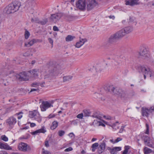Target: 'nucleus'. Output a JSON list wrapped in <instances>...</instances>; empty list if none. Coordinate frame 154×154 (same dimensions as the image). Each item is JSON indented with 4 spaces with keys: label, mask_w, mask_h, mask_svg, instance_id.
<instances>
[{
    "label": "nucleus",
    "mask_w": 154,
    "mask_h": 154,
    "mask_svg": "<svg viewBox=\"0 0 154 154\" xmlns=\"http://www.w3.org/2000/svg\"><path fill=\"white\" fill-rule=\"evenodd\" d=\"M124 127L123 126H122L120 130L119 131V133H122L123 131L124 130Z\"/></svg>",
    "instance_id": "bf43d9fd"
},
{
    "label": "nucleus",
    "mask_w": 154,
    "mask_h": 154,
    "mask_svg": "<svg viewBox=\"0 0 154 154\" xmlns=\"http://www.w3.org/2000/svg\"><path fill=\"white\" fill-rule=\"evenodd\" d=\"M48 40L49 42L51 44L52 47L53 43V39L51 38H48Z\"/></svg>",
    "instance_id": "6e6d98bb"
},
{
    "label": "nucleus",
    "mask_w": 154,
    "mask_h": 154,
    "mask_svg": "<svg viewBox=\"0 0 154 154\" xmlns=\"http://www.w3.org/2000/svg\"><path fill=\"white\" fill-rule=\"evenodd\" d=\"M104 150H102L101 149H100L99 147L98 149L97 152L99 154H101L104 151Z\"/></svg>",
    "instance_id": "4d7b16f0"
},
{
    "label": "nucleus",
    "mask_w": 154,
    "mask_h": 154,
    "mask_svg": "<svg viewBox=\"0 0 154 154\" xmlns=\"http://www.w3.org/2000/svg\"><path fill=\"white\" fill-rule=\"evenodd\" d=\"M18 149L19 150L26 152L29 151L31 150L30 146L25 143L21 142L19 144Z\"/></svg>",
    "instance_id": "39448f33"
},
{
    "label": "nucleus",
    "mask_w": 154,
    "mask_h": 154,
    "mask_svg": "<svg viewBox=\"0 0 154 154\" xmlns=\"http://www.w3.org/2000/svg\"><path fill=\"white\" fill-rule=\"evenodd\" d=\"M119 39L115 33L112 35L108 38V42L110 44H113L116 42L117 40Z\"/></svg>",
    "instance_id": "4468645a"
},
{
    "label": "nucleus",
    "mask_w": 154,
    "mask_h": 154,
    "mask_svg": "<svg viewBox=\"0 0 154 154\" xmlns=\"http://www.w3.org/2000/svg\"><path fill=\"white\" fill-rule=\"evenodd\" d=\"M106 146L105 140H103L100 144L99 147L102 150H104Z\"/></svg>",
    "instance_id": "7c9ffc66"
},
{
    "label": "nucleus",
    "mask_w": 154,
    "mask_h": 154,
    "mask_svg": "<svg viewBox=\"0 0 154 154\" xmlns=\"http://www.w3.org/2000/svg\"><path fill=\"white\" fill-rule=\"evenodd\" d=\"M75 38V36L69 35L66 37V42L71 41Z\"/></svg>",
    "instance_id": "f704fd0d"
},
{
    "label": "nucleus",
    "mask_w": 154,
    "mask_h": 154,
    "mask_svg": "<svg viewBox=\"0 0 154 154\" xmlns=\"http://www.w3.org/2000/svg\"><path fill=\"white\" fill-rule=\"evenodd\" d=\"M58 135L60 137L63 136L65 134V132L63 130L59 131L58 132Z\"/></svg>",
    "instance_id": "37998d69"
},
{
    "label": "nucleus",
    "mask_w": 154,
    "mask_h": 154,
    "mask_svg": "<svg viewBox=\"0 0 154 154\" xmlns=\"http://www.w3.org/2000/svg\"><path fill=\"white\" fill-rule=\"evenodd\" d=\"M55 116L54 114H50L48 116V118L49 119H51L52 118H53Z\"/></svg>",
    "instance_id": "0e129e2a"
},
{
    "label": "nucleus",
    "mask_w": 154,
    "mask_h": 154,
    "mask_svg": "<svg viewBox=\"0 0 154 154\" xmlns=\"http://www.w3.org/2000/svg\"><path fill=\"white\" fill-rule=\"evenodd\" d=\"M87 41L86 38H80V40L79 41L76 43L75 45V46L77 48H79L82 46L85 42Z\"/></svg>",
    "instance_id": "f3484780"
},
{
    "label": "nucleus",
    "mask_w": 154,
    "mask_h": 154,
    "mask_svg": "<svg viewBox=\"0 0 154 154\" xmlns=\"http://www.w3.org/2000/svg\"><path fill=\"white\" fill-rule=\"evenodd\" d=\"M22 114L23 113L22 112H20L17 114V115L19 116H18V119H20L22 117V115H21V114Z\"/></svg>",
    "instance_id": "603ef678"
},
{
    "label": "nucleus",
    "mask_w": 154,
    "mask_h": 154,
    "mask_svg": "<svg viewBox=\"0 0 154 154\" xmlns=\"http://www.w3.org/2000/svg\"><path fill=\"white\" fill-rule=\"evenodd\" d=\"M83 113L84 116H88L90 115V112L89 111L87 110H84Z\"/></svg>",
    "instance_id": "4c0bfd02"
},
{
    "label": "nucleus",
    "mask_w": 154,
    "mask_h": 154,
    "mask_svg": "<svg viewBox=\"0 0 154 154\" xmlns=\"http://www.w3.org/2000/svg\"><path fill=\"white\" fill-rule=\"evenodd\" d=\"M20 6V2L15 1L5 7L4 9L3 12L8 14L14 13L19 10Z\"/></svg>",
    "instance_id": "f257e3e1"
},
{
    "label": "nucleus",
    "mask_w": 154,
    "mask_h": 154,
    "mask_svg": "<svg viewBox=\"0 0 154 154\" xmlns=\"http://www.w3.org/2000/svg\"><path fill=\"white\" fill-rule=\"evenodd\" d=\"M146 131L145 132V133L146 134H148L149 133V125L147 123H146Z\"/></svg>",
    "instance_id": "a18cd8bd"
},
{
    "label": "nucleus",
    "mask_w": 154,
    "mask_h": 154,
    "mask_svg": "<svg viewBox=\"0 0 154 154\" xmlns=\"http://www.w3.org/2000/svg\"><path fill=\"white\" fill-rule=\"evenodd\" d=\"M13 72L12 71L9 70V71H8V73H7V74H6V75H9L11 74Z\"/></svg>",
    "instance_id": "774afa93"
},
{
    "label": "nucleus",
    "mask_w": 154,
    "mask_h": 154,
    "mask_svg": "<svg viewBox=\"0 0 154 154\" xmlns=\"http://www.w3.org/2000/svg\"><path fill=\"white\" fill-rule=\"evenodd\" d=\"M64 69L61 66L57 65L51 66L48 70L49 74L45 75V78H51L54 76H57L59 73H61L62 70Z\"/></svg>",
    "instance_id": "f03ea898"
},
{
    "label": "nucleus",
    "mask_w": 154,
    "mask_h": 154,
    "mask_svg": "<svg viewBox=\"0 0 154 154\" xmlns=\"http://www.w3.org/2000/svg\"><path fill=\"white\" fill-rule=\"evenodd\" d=\"M0 154H8L7 152L5 151H0Z\"/></svg>",
    "instance_id": "338daca9"
},
{
    "label": "nucleus",
    "mask_w": 154,
    "mask_h": 154,
    "mask_svg": "<svg viewBox=\"0 0 154 154\" xmlns=\"http://www.w3.org/2000/svg\"><path fill=\"white\" fill-rule=\"evenodd\" d=\"M51 106V103L47 101H43L40 106L41 110L42 111H45L48 108Z\"/></svg>",
    "instance_id": "ddd939ff"
},
{
    "label": "nucleus",
    "mask_w": 154,
    "mask_h": 154,
    "mask_svg": "<svg viewBox=\"0 0 154 154\" xmlns=\"http://www.w3.org/2000/svg\"><path fill=\"white\" fill-rule=\"evenodd\" d=\"M139 0H126L125 4L131 6L138 5L140 4Z\"/></svg>",
    "instance_id": "dca6fc26"
},
{
    "label": "nucleus",
    "mask_w": 154,
    "mask_h": 154,
    "mask_svg": "<svg viewBox=\"0 0 154 154\" xmlns=\"http://www.w3.org/2000/svg\"><path fill=\"white\" fill-rule=\"evenodd\" d=\"M122 29H124V31L126 34L129 33L133 30L132 27L131 26L125 27Z\"/></svg>",
    "instance_id": "412c9836"
},
{
    "label": "nucleus",
    "mask_w": 154,
    "mask_h": 154,
    "mask_svg": "<svg viewBox=\"0 0 154 154\" xmlns=\"http://www.w3.org/2000/svg\"><path fill=\"white\" fill-rule=\"evenodd\" d=\"M42 154H51L50 153L47 151H43Z\"/></svg>",
    "instance_id": "69168bd1"
},
{
    "label": "nucleus",
    "mask_w": 154,
    "mask_h": 154,
    "mask_svg": "<svg viewBox=\"0 0 154 154\" xmlns=\"http://www.w3.org/2000/svg\"><path fill=\"white\" fill-rule=\"evenodd\" d=\"M48 21L47 19H45L42 20H39L38 23L42 25H44L46 24Z\"/></svg>",
    "instance_id": "ea45409f"
},
{
    "label": "nucleus",
    "mask_w": 154,
    "mask_h": 154,
    "mask_svg": "<svg viewBox=\"0 0 154 154\" xmlns=\"http://www.w3.org/2000/svg\"><path fill=\"white\" fill-rule=\"evenodd\" d=\"M122 140V138L120 137H118L116 140H115V142H118L119 141Z\"/></svg>",
    "instance_id": "13d9d810"
},
{
    "label": "nucleus",
    "mask_w": 154,
    "mask_h": 154,
    "mask_svg": "<svg viewBox=\"0 0 154 154\" xmlns=\"http://www.w3.org/2000/svg\"><path fill=\"white\" fill-rule=\"evenodd\" d=\"M142 112L143 116L148 117L149 113H151L152 112V111H150V108L148 109L146 108L143 107L142 108Z\"/></svg>",
    "instance_id": "2eb2a0df"
},
{
    "label": "nucleus",
    "mask_w": 154,
    "mask_h": 154,
    "mask_svg": "<svg viewBox=\"0 0 154 154\" xmlns=\"http://www.w3.org/2000/svg\"><path fill=\"white\" fill-rule=\"evenodd\" d=\"M38 130L39 132V133H44L46 131V128L44 126L42 127L41 129H38Z\"/></svg>",
    "instance_id": "58836bf2"
},
{
    "label": "nucleus",
    "mask_w": 154,
    "mask_h": 154,
    "mask_svg": "<svg viewBox=\"0 0 154 154\" xmlns=\"http://www.w3.org/2000/svg\"><path fill=\"white\" fill-rule=\"evenodd\" d=\"M31 21L32 23H38L39 22V20L38 18H32L31 20Z\"/></svg>",
    "instance_id": "a19ab883"
},
{
    "label": "nucleus",
    "mask_w": 154,
    "mask_h": 154,
    "mask_svg": "<svg viewBox=\"0 0 154 154\" xmlns=\"http://www.w3.org/2000/svg\"><path fill=\"white\" fill-rule=\"evenodd\" d=\"M112 65L113 66H117L119 65L120 63L118 62L115 60H114L112 63Z\"/></svg>",
    "instance_id": "49530a36"
},
{
    "label": "nucleus",
    "mask_w": 154,
    "mask_h": 154,
    "mask_svg": "<svg viewBox=\"0 0 154 154\" xmlns=\"http://www.w3.org/2000/svg\"><path fill=\"white\" fill-rule=\"evenodd\" d=\"M130 146H125L124 147L125 149L122 152V154H127L128 150L130 149Z\"/></svg>",
    "instance_id": "e433bc0d"
},
{
    "label": "nucleus",
    "mask_w": 154,
    "mask_h": 154,
    "mask_svg": "<svg viewBox=\"0 0 154 154\" xmlns=\"http://www.w3.org/2000/svg\"><path fill=\"white\" fill-rule=\"evenodd\" d=\"M103 68L104 67L101 64H97L95 66V69L96 71L97 72L101 71V70L103 69Z\"/></svg>",
    "instance_id": "393cba45"
},
{
    "label": "nucleus",
    "mask_w": 154,
    "mask_h": 154,
    "mask_svg": "<svg viewBox=\"0 0 154 154\" xmlns=\"http://www.w3.org/2000/svg\"><path fill=\"white\" fill-rule=\"evenodd\" d=\"M58 122L56 121H54L52 123V125L51 127V129L54 130L58 126Z\"/></svg>",
    "instance_id": "c756f323"
},
{
    "label": "nucleus",
    "mask_w": 154,
    "mask_h": 154,
    "mask_svg": "<svg viewBox=\"0 0 154 154\" xmlns=\"http://www.w3.org/2000/svg\"><path fill=\"white\" fill-rule=\"evenodd\" d=\"M35 42V40L34 39L31 40L28 43H26L25 44V46L27 47H29L32 46Z\"/></svg>",
    "instance_id": "bb28decb"
},
{
    "label": "nucleus",
    "mask_w": 154,
    "mask_h": 154,
    "mask_svg": "<svg viewBox=\"0 0 154 154\" xmlns=\"http://www.w3.org/2000/svg\"><path fill=\"white\" fill-rule=\"evenodd\" d=\"M97 123L98 124L99 126H102L103 127H105V125L102 122H101L100 121H98Z\"/></svg>",
    "instance_id": "864d4df0"
},
{
    "label": "nucleus",
    "mask_w": 154,
    "mask_h": 154,
    "mask_svg": "<svg viewBox=\"0 0 154 154\" xmlns=\"http://www.w3.org/2000/svg\"><path fill=\"white\" fill-rule=\"evenodd\" d=\"M143 151L144 154H149L152 152V150L147 147H145L143 149Z\"/></svg>",
    "instance_id": "a878e982"
},
{
    "label": "nucleus",
    "mask_w": 154,
    "mask_h": 154,
    "mask_svg": "<svg viewBox=\"0 0 154 154\" xmlns=\"http://www.w3.org/2000/svg\"><path fill=\"white\" fill-rule=\"evenodd\" d=\"M140 57L142 58L145 59L148 57L149 54L147 49L144 47L142 48L139 52Z\"/></svg>",
    "instance_id": "9b49d317"
},
{
    "label": "nucleus",
    "mask_w": 154,
    "mask_h": 154,
    "mask_svg": "<svg viewBox=\"0 0 154 154\" xmlns=\"http://www.w3.org/2000/svg\"><path fill=\"white\" fill-rule=\"evenodd\" d=\"M98 143H96L93 144L91 146V148H92V152L95 151L96 149L97 148V147L98 146Z\"/></svg>",
    "instance_id": "c9c22d12"
},
{
    "label": "nucleus",
    "mask_w": 154,
    "mask_h": 154,
    "mask_svg": "<svg viewBox=\"0 0 154 154\" xmlns=\"http://www.w3.org/2000/svg\"><path fill=\"white\" fill-rule=\"evenodd\" d=\"M53 30L54 31H58L59 30L58 27L56 26H54L53 27Z\"/></svg>",
    "instance_id": "052dcab7"
},
{
    "label": "nucleus",
    "mask_w": 154,
    "mask_h": 154,
    "mask_svg": "<svg viewBox=\"0 0 154 154\" xmlns=\"http://www.w3.org/2000/svg\"><path fill=\"white\" fill-rule=\"evenodd\" d=\"M76 6L79 9L84 11L85 9L86 2L85 0H79L76 3Z\"/></svg>",
    "instance_id": "0eeeda50"
},
{
    "label": "nucleus",
    "mask_w": 154,
    "mask_h": 154,
    "mask_svg": "<svg viewBox=\"0 0 154 154\" xmlns=\"http://www.w3.org/2000/svg\"><path fill=\"white\" fill-rule=\"evenodd\" d=\"M17 78L20 81H26L29 79V76L27 73L25 72H23L20 73L19 74L17 75Z\"/></svg>",
    "instance_id": "423d86ee"
},
{
    "label": "nucleus",
    "mask_w": 154,
    "mask_h": 154,
    "mask_svg": "<svg viewBox=\"0 0 154 154\" xmlns=\"http://www.w3.org/2000/svg\"><path fill=\"white\" fill-rule=\"evenodd\" d=\"M115 34L119 39L122 38L126 35L123 29L115 33Z\"/></svg>",
    "instance_id": "6ab92c4d"
},
{
    "label": "nucleus",
    "mask_w": 154,
    "mask_h": 154,
    "mask_svg": "<svg viewBox=\"0 0 154 154\" xmlns=\"http://www.w3.org/2000/svg\"><path fill=\"white\" fill-rule=\"evenodd\" d=\"M107 89L109 91L111 92L114 94L118 95L119 96L122 90L121 89L115 88L113 86H109L107 87Z\"/></svg>",
    "instance_id": "f8f14e48"
},
{
    "label": "nucleus",
    "mask_w": 154,
    "mask_h": 154,
    "mask_svg": "<svg viewBox=\"0 0 154 154\" xmlns=\"http://www.w3.org/2000/svg\"><path fill=\"white\" fill-rule=\"evenodd\" d=\"M72 76H66L63 77V81L64 82L69 81L72 79Z\"/></svg>",
    "instance_id": "2f4dec72"
},
{
    "label": "nucleus",
    "mask_w": 154,
    "mask_h": 154,
    "mask_svg": "<svg viewBox=\"0 0 154 154\" xmlns=\"http://www.w3.org/2000/svg\"><path fill=\"white\" fill-rule=\"evenodd\" d=\"M0 148L5 149L11 150L12 148L7 143H2L0 142Z\"/></svg>",
    "instance_id": "aec40b11"
},
{
    "label": "nucleus",
    "mask_w": 154,
    "mask_h": 154,
    "mask_svg": "<svg viewBox=\"0 0 154 154\" xmlns=\"http://www.w3.org/2000/svg\"><path fill=\"white\" fill-rule=\"evenodd\" d=\"M119 97H120L121 99L123 100H126L131 97L134 95V94H128V93L125 91L121 90Z\"/></svg>",
    "instance_id": "1a4fd4ad"
},
{
    "label": "nucleus",
    "mask_w": 154,
    "mask_h": 154,
    "mask_svg": "<svg viewBox=\"0 0 154 154\" xmlns=\"http://www.w3.org/2000/svg\"><path fill=\"white\" fill-rule=\"evenodd\" d=\"M39 133V131L38 130H37L35 131H33V132H32L31 133V134L32 135H34L37 134H38V133Z\"/></svg>",
    "instance_id": "8fccbe9b"
},
{
    "label": "nucleus",
    "mask_w": 154,
    "mask_h": 154,
    "mask_svg": "<svg viewBox=\"0 0 154 154\" xmlns=\"http://www.w3.org/2000/svg\"><path fill=\"white\" fill-rule=\"evenodd\" d=\"M62 16V14L60 13L52 14L51 15L50 18V21L55 23L60 19Z\"/></svg>",
    "instance_id": "9d476101"
},
{
    "label": "nucleus",
    "mask_w": 154,
    "mask_h": 154,
    "mask_svg": "<svg viewBox=\"0 0 154 154\" xmlns=\"http://www.w3.org/2000/svg\"><path fill=\"white\" fill-rule=\"evenodd\" d=\"M38 113L39 112L36 110L30 112L29 115V117L31 118H34L35 116L37 115V114H38Z\"/></svg>",
    "instance_id": "5701e85b"
},
{
    "label": "nucleus",
    "mask_w": 154,
    "mask_h": 154,
    "mask_svg": "<svg viewBox=\"0 0 154 154\" xmlns=\"http://www.w3.org/2000/svg\"><path fill=\"white\" fill-rule=\"evenodd\" d=\"M1 139L5 141H7L8 140V138L5 135L1 136Z\"/></svg>",
    "instance_id": "c03bdc74"
},
{
    "label": "nucleus",
    "mask_w": 154,
    "mask_h": 154,
    "mask_svg": "<svg viewBox=\"0 0 154 154\" xmlns=\"http://www.w3.org/2000/svg\"><path fill=\"white\" fill-rule=\"evenodd\" d=\"M94 98H100V99L101 100H104V98H102V95H101L97 93H95L94 94Z\"/></svg>",
    "instance_id": "cd10ccee"
},
{
    "label": "nucleus",
    "mask_w": 154,
    "mask_h": 154,
    "mask_svg": "<svg viewBox=\"0 0 154 154\" xmlns=\"http://www.w3.org/2000/svg\"><path fill=\"white\" fill-rule=\"evenodd\" d=\"M72 149H73L72 147H69L68 148H66V149L64 151L65 152H69V151L72 150Z\"/></svg>",
    "instance_id": "5fc2aeb1"
},
{
    "label": "nucleus",
    "mask_w": 154,
    "mask_h": 154,
    "mask_svg": "<svg viewBox=\"0 0 154 154\" xmlns=\"http://www.w3.org/2000/svg\"><path fill=\"white\" fill-rule=\"evenodd\" d=\"M78 119L73 120L71 122V123L74 125H77L78 124Z\"/></svg>",
    "instance_id": "09e8293b"
},
{
    "label": "nucleus",
    "mask_w": 154,
    "mask_h": 154,
    "mask_svg": "<svg viewBox=\"0 0 154 154\" xmlns=\"http://www.w3.org/2000/svg\"><path fill=\"white\" fill-rule=\"evenodd\" d=\"M30 34L29 32L27 30H26L25 32V39H27L29 37Z\"/></svg>",
    "instance_id": "79ce46f5"
},
{
    "label": "nucleus",
    "mask_w": 154,
    "mask_h": 154,
    "mask_svg": "<svg viewBox=\"0 0 154 154\" xmlns=\"http://www.w3.org/2000/svg\"><path fill=\"white\" fill-rule=\"evenodd\" d=\"M29 123L30 124V126L31 127H33L36 126V124L35 123H31L29 122Z\"/></svg>",
    "instance_id": "e2e57ef3"
},
{
    "label": "nucleus",
    "mask_w": 154,
    "mask_h": 154,
    "mask_svg": "<svg viewBox=\"0 0 154 154\" xmlns=\"http://www.w3.org/2000/svg\"><path fill=\"white\" fill-rule=\"evenodd\" d=\"M33 77H36L38 76V70L36 69H34L30 71Z\"/></svg>",
    "instance_id": "b1692460"
},
{
    "label": "nucleus",
    "mask_w": 154,
    "mask_h": 154,
    "mask_svg": "<svg viewBox=\"0 0 154 154\" xmlns=\"http://www.w3.org/2000/svg\"><path fill=\"white\" fill-rule=\"evenodd\" d=\"M92 116L93 117L98 119L100 120L101 119V118H102L101 115L97 112H95L92 115Z\"/></svg>",
    "instance_id": "c85d7f7f"
},
{
    "label": "nucleus",
    "mask_w": 154,
    "mask_h": 154,
    "mask_svg": "<svg viewBox=\"0 0 154 154\" xmlns=\"http://www.w3.org/2000/svg\"><path fill=\"white\" fill-rule=\"evenodd\" d=\"M121 149V148L120 147H115L112 149L110 153L111 154H116L117 151H119Z\"/></svg>",
    "instance_id": "4be33fe9"
},
{
    "label": "nucleus",
    "mask_w": 154,
    "mask_h": 154,
    "mask_svg": "<svg viewBox=\"0 0 154 154\" xmlns=\"http://www.w3.org/2000/svg\"><path fill=\"white\" fill-rule=\"evenodd\" d=\"M147 5L152 7V6H154V3L152 2H149L148 3Z\"/></svg>",
    "instance_id": "680f3d73"
},
{
    "label": "nucleus",
    "mask_w": 154,
    "mask_h": 154,
    "mask_svg": "<svg viewBox=\"0 0 154 154\" xmlns=\"http://www.w3.org/2000/svg\"><path fill=\"white\" fill-rule=\"evenodd\" d=\"M142 138L144 140L145 144L146 146L151 148H154V146L152 144L153 143L152 140L148 136L143 135Z\"/></svg>",
    "instance_id": "6e6552de"
},
{
    "label": "nucleus",
    "mask_w": 154,
    "mask_h": 154,
    "mask_svg": "<svg viewBox=\"0 0 154 154\" xmlns=\"http://www.w3.org/2000/svg\"><path fill=\"white\" fill-rule=\"evenodd\" d=\"M83 116V113H81L78 115L76 116V117L78 118L81 119H82Z\"/></svg>",
    "instance_id": "de8ad7c7"
},
{
    "label": "nucleus",
    "mask_w": 154,
    "mask_h": 154,
    "mask_svg": "<svg viewBox=\"0 0 154 154\" xmlns=\"http://www.w3.org/2000/svg\"><path fill=\"white\" fill-rule=\"evenodd\" d=\"M30 55V53L29 52V51H27L23 54V56L25 57H28Z\"/></svg>",
    "instance_id": "3c124183"
},
{
    "label": "nucleus",
    "mask_w": 154,
    "mask_h": 154,
    "mask_svg": "<svg viewBox=\"0 0 154 154\" xmlns=\"http://www.w3.org/2000/svg\"><path fill=\"white\" fill-rule=\"evenodd\" d=\"M86 9L89 11L94 9L98 5V3L96 0H87L86 2Z\"/></svg>",
    "instance_id": "20e7f679"
},
{
    "label": "nucleus",
    "mask_w": 154,
    "mask_h": 154,
    "mask_svg": "<svg viewBox=\"0 0 154 154\" xmlns=\"http://www.w3.org/2000/svg\"><path fill=\"white\" fill-rule=\"evenodd\" d=\"M16 122V119L13 117H10L7 120V123L10 126L14 125Z\"/></svg>",
    "instance_id": "a211bd4d"
},
{
    "label": "nucleus",
    "mask_w": 154,
    "mask_h": 154,
    "mask_svg": "<svg viewBox=\"0 0 154 154\" xmlns=\"http://www.w3.org/2000/svg\"><path fill=\"white\" fill-rule=\"evenodd\" d=\"M45 82H42V83H34L32 84V86L33 87H36V85H40L42 87H43L44 85L45 84Z\"/></svg>",
    "instance_id": "72a5a7b5"
},
{
    "label": "nucleus",
    "mask_w": 154,
    "mask_h": 154,
    "mask_svg": "<svg viewBox=\"0 0 154 154\" xmlns=\"http://www.w3.org/2000/svg\"><path fill=\"white\" fill-rule=\"evenodd\" d=\"M34 119L35 120L37 121L39 123L41 122L42 121V119L39 113L37 114V115L35 116Z\"/></svg>",
    "instance_id": "473e14b6"
},
{
    "label": "nucleus",
    "mask_w": 154,
    "mask_h": 154,
    "mask_svg": "<svg viewBox=\"0 0 154 154\" xmlns=\"http://www.w3.org/2000/svg\"><path fill=\"white\" fill-rule=\"evenodd\" d=\"M139 69L141 72L144 74V78L145 79H146V75L149 74L150 77L154 75L153 72L149 68L143 66H140Z\"/></svg>",
    "instance_id": "7ed1b4c3"
}]
</instances>
